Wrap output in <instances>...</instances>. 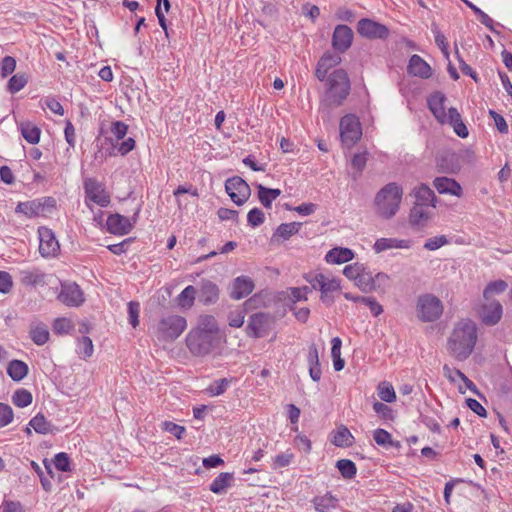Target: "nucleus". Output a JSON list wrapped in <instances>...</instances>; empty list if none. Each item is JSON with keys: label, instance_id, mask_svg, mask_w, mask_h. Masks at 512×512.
<instances>
[{"label": "nucleus", "instance_id": "nucleus-1", "mask_svg": "<svg viewBox=\"0 0 512 512\" xmlns=\"http://www.w3.org/2000/svg\"><path fill=\"white\" fill-rule=\"evenodd\" d=\"M477 341V327L472 321L456 324L447 341L449 353L458 361L466 360L473 352Z\"/></svg>", "mask_w": 512, "mask_h": 512}, {"label": "nucleus", "instance_id": "nucleus-10", "mask_svg": "<svg viewBox=\"0 0 512 512\" xmlns=\"http://www.w3.org/2000/svg\"><path fill=\"white\" fill-rule=\"evenodd\" d=\"M225 190L231 200L238 206L245 203L251 195L249 185L238 176H234L226 180Z\"/></svg>", "mask_w": 512, "mask_h": 512}, {"label": "nucleus", "instance_id": "nucleus-55", "mask_svg": "<svg viewBox=\"0 0 512 512\" xmlns=\"http://www.w3.org/2000/svg\"><path fill=\"white\" fill-rule=\"evenodd\" d=\"M54 465L57 470L62 472H68L71 470L70 468V458L67 453L60 452L54 457Z\"/></svg>", "mask_w": 512, "mask_h": 512}, {"label": "nucleus", "instance_id": "nucleus-26", "mask_svg": "<svg viewBox=\"0 0 512 512\" xmlns=\"http://www.w3.org/2000/svg\"><path fill=\"white\" fill-rule=\"evenodd\" d=\"M354 258V252L346 247H335L329 250L325 260L331 264L346 263Z\"/></svg>", "mask_w": 512, "mask_h": 512}, {"label": "nucleus", "instance_id": "nucleus-42", "mask_svg": "<svg viewBox=\"0 0 512 512\" xmlns=\"http://www.w3.org/2000/svg\"><path fill=\"white\" fill-rule=\"evenodd\" d=\"M32 400V394L24 388L16 390L12 395L13 404L20 408L29 406L32 403Z\"/></svg>", "mask_w": 512, "mask_h": 512}, {"label": "nucleus", "instance_id": "nucleus-61", "mask_svg": "<svg viewBox=\"0 0 512 512\" xmlns=\"http://www.w3.org/2000/svg\"><path fill=\"white\" fill-rule=\"evenodd\" d=\"M364 266L365 265L361 264V263H354V264L347 265V266H345V268L343 270V274L348 279L355 282V280L359 276V273L363 271Z\"/></svg>", "mask_w": 512, "mask_h": 512}, {"label": "nucleus", "instance_id": "nucleus-63", "mask_svg": "<svg viewBox=\"0 0 512 512\" xmlns=\"http://www.w3.org/2000/svg\"><path fill=\"white\" fill-rule=\"evenodd\" d=\"M447 242L448 241L444 235L432 237L425 242L424 248L430 251H434L447 244Z\"/></svg>", "mask_w": 512, "mask_h": 512}, {"label": "nucleus", "instance_id": "nucleus-11", "mask_svg": "<svg viewBox=\"0 0 512 512\" xmlns=\"http://www.w3.org/2000/svg\"><path fill=\"white\" fill-rule=\"evenodd\" d=\"M39 253L44 258L55 257L60 251V245L54 232L47 227L38 228Z\"/></svg>", "mask_w": 512, "mask_h": 512}, {"label": "nucleus", "instance_id": "nucleus-41", "mask_svg": "<svg viewBox=\"0 0 512 512\" xmlns=\"http://www.w3.org/2000/svg\"><path fill=\"white\" fill-rule=\"evenodd\" d=\"M196 294H197V291L194 286H192V285L187 286L177 297L178 305L182 308L192 307V305L194 304Z\"/></svg>", "mask_w": 512, "mask_h": 512}, {"label": "nucleus", "instance_id": "nucleus-43", "mask_svg": "<svg viewBox=\"0 0 512 512\" xmlns=\"http://www.w3.org/2000/svg\"><path fill=\"white\" fill-rule=\"evenodd\" d=\"M27 82H28V77L26 74L17 73L9 79L8 84H7V90L12 94L17 93L18 91H20L21 89H23L25 87Z\"/></svg>", "mask_w": 512, "mask_h": 512}, {"label": "nucleus", "instance_id": "nucleus-60", "mask_svg": "<svg viewBox=\"0 0 512 512\" xmlns=\"http://www.w3.org/2000/svg\"><path fill=\"white\" fill-rule=\"evenodd\" d=\"M15 68H16L15 59L11 56H5L1 62V67H0L1 76L3 78L7 77L8 75H10L14 72Z\"/></svg>", "mask_w": 512, "mask_h": 512}, {"label": "nucleus", "instance_id": "nucleus-2", "mask_svg": "<svg viewBox=\"0 0 512 512\" xmlns=\"http://www.w3.org/2000/svg\"><path fill=\"white\" fill-rule=\"evenodd\" d=\"M403 196L402 187L390 182L382 187L374 198L376 213L383 219H390L396 215L399 210Z\"/></svg>", "mask_w": 512, "mask_h": 512}, {"label": "nucleus", "instance_id": "nucleus-23", "mask_svg": "<svg viewBox=\"0 0 512 512\" xmlns=\"http://www.w3.org/2000/svg\"><path fill=\"white\" fill-rule=\"evenodd\" d=\"M502 312V305L498 301L485 305L481 315L483 323L489 326L497 324L502 317Z\"/></svg>", "mask_w": 512, "mask_h": 512}, {"label": "nucleus", "instance_id": "nucleus-57", "mask_svg": "<svg viewBox=\"0 0 512 512\" xmlns=\"http://www.w3.org/2000/svg\"><path fill=\"white\" fill-rule=\"evenodd\" d=\"M162 428L164 431L172 434L175 436L178 440L182 439L183 434L185 433V427L178 425L171 421H165L162 424Z\"/></svg>", "mask_w": 512, "mask_h": 512}, {"label": "nucleus", "instance_id": "nucleus-29", "mask_svg": "<svg viewBox=\"0 0 512 512\" xmlns=\"http://www.w3.org/2000/svg\"><path fill=\"white\" fill-rule=\"evenodd\" d=\"M234 480L233 473L222 472L210 484L209 489L217 495L226 493V490L232 485Z\"/></svg>", "mask_w": 512, "mask_h": 512}, {"label": "nucleus", "instance_id": "nucleus-50", "mask_svg": "<svg viewBox=\"0 0 512 512\" xmlns=\"http://www.w3.org/2000/svg\"><path fill=\"white\" fill-rule=\"evenodd\" d=\"M454 159V154H447L439 160V166L444 172L456 173L460 169V166L457 162H454Z\"/></svg>", "mask_w": 512, "mask_h": 512}, {"label": "nucleus", "instance_id": "nucleus-27", "mask_svg": "<svg viewBox=\"0 0 512 512\" xmlns=\"http://www.w3.org/2000/svg\"><path fill=\"white\" fill-rule=\"evenodd\" d=\"M255 298H256V294L253 295L251 298H249L248 301L245 302L244 308H237L236 310L231 311L229 313L228 322L231 327L239 328L243 325L245 312L247 310H251L254 307V304L256 302Z\"/></svg>", "mask_w": 512, "mask_h": 512}, {"label": "nucleus", "instance_id": "nucleus-33", "mask_svg": "<svg viewBox=\"0 0 512 512\" xmlns=\"http://www.w3.org/2000/svg\"><path fill=\"white\" fill-rule=\"evenodd\" d=\"M354 283L365 293L375 290V286L373 284V273L366 266H364L363 271L359 273V276Z\"/></svg>", "mask_w": 512, "mask_h": 512}, {"label": "nucleus", "instance_id": "nucleus-21", "mask_svg": "<svg viewBox=\"0 0 512 512\" xmlns=\"http://www.w3.org/2000/svg\"><path fill=\"white\" fill-rule=\"evenodd\" d=\"M311 502L317 512H330L338 507L339 499L331 492H326L315 496Z\"/></svg>", "mask_w": 512, "mask_h": 512}, {"label": "nucleus", "instance_id": "nucleus-28", "mask_svg": "<svg viewBox=\"0 0 512 512\" xmlns=\"http://www.w3.org/2000/svg\"><path fill=\"white\" fill-rule=\"evenodd\" d=\"M415 203L425 206L435 207L436 195L434 191L427 185L421 184L414 189Z\"/></svg>", "mask_w": 512, "mask_h": 512}, {"label": "nucleus", "instance_id": "nucleus-16", "mask_svg": "<svg viewBox=\"0 0 512 512\" xmlns=\"http://www.w3.org/2000/svg\"><path fill=\"white\" fill-rule=\"evenodd\" d=\"M446 97L441 92H434L427 99L429 110L432 112L438 122L444 124L447 120L448 112H445L444 102Z\"/></svg>", "mask_w": 512, "mask_h": 512}, {"label": "nucleus", "instance_id": "nucleus-5", "mask_svg": "<svg viewBox=\"0 0 512 512\" xmlns=\"http://www.w3.org/2000/svg\"><path fill=\"white\" fill-rule=\"evenodd\" d=\"M56 208V200L46 196L30 201L19 202L15 208L16 213H22L27 218H34L50 214Z\"/></svg>", "mask_w": 512, "mask_h": 512}, {"label": "nucleus", "instance_id": "nucleus-3", "mask_svg": "<svg viewBox=\"0 0 512 512\" xmlns=\"http://www.w3.org/2000/svg\"><path fill=\"white\" fill-rule=\"evenodd\" d=\"M219 344L216 329L211 327H198L191 330L186 336V345L194 356H206Z\"/></svg>", "mask_w": 512, "mask_h": 512}, {"label": "nucleus", "instance_id": "nucleus-48", "mask_svg": "<svg viewBox=\"0 0 512 512\" xmlns=\"http://www.w3.org/2000/svg\"><path fill=\"white\" fill-rule=\"evenodd\" d=\"M93 343L88 336H82L78 339L77 353L84 359L89 358L93 354Z\"/></svg>", "mask_w": 512, "mask_h": 512}, {"label": "nucleus", "instance_id": "nucleus-38", "mask_svg": "<svg viewBox=\"0 0 512 512\" xmlns=\"http://www.w3.org/2000/svg\"><path fill=\"white\" fill-rule=\"evenodd\" d=\"M281 191L279 189L266 188L258 184V200L265 206L269 207L273 200H275Z\"/></svg>", "mask_w": 512, "mask_h": 512}, {"label": "nucleus", "instance_id": "nucleus-32", "mask_svg": "<svg viewBox=\"0 0 512 512\" xmlns=\"http://www.w3.org/2000/svg\"><path fill=\"white\" fill-rule=\"evenodd\" d=\"M354 436L346 426H340L334 433L332 443L337 447H350L353 445Z\"/></svg>", "mask_w": 512, "mask_h": 512}, {"label": "nucleus", "instance_id": "nucleus-14", "mask_svg": "<svg viewBox=\"0 0 512 512\" xmlns=\"http://www.w3.org/2000/svg\"><path fill=\"white\" fill-rule=\"evenodd\" d=\"M58 299L66 306L78 307L84 302L83 291L76 283H63Z\"/></svg>", "mask_w": 512, "mask_h": 512}, {"label": "nucleus", "instance_id": "nucleus-37", "mask_svg": "<svg viewBox=\"0 0 512 512\" xmlns=\"http://www.w3.org/2000/svg\"><path fill=\"white\" fill-rule=\"evenodd\" d=\"M29 426H31L36 433L39 434H48L51 433L53 425L48 422L45 416L41 413H38L29 421Z\"/></svg>", "mask_w": 512, "mask_h": 512}, {"label": "nucleus", "instance_id": "nucleus-34", "mask_svg": "<svg viewBox=\"0 0 512 512\" xmlns=\"http://www.w3.org/2000/svg\"><path fill=\"white\" fill-rule=\"evenodd\" d=\"M20 131L23 138L30 144H37L40 140L41 130L30 122L20 124Z\"/></svg>", "mask_w": 512, "mask_h": 512}, {"label": "nucleus", "instance_id": "nucleus-58", "mask_svg": "<svg viewBox=\"0 0 512 512\" xmlns=\"http://www.w3.org/2000/svg\"><path fill=\"white\" fill-rule=\"evenodd\" d=\"M72 328L71 321L66 318H57L53 323V332L56 334H68Z\"/></svg>", "mask_w": 512, "mask_h": 512}, {"label": "nucleus", "instance_id": "nucleus-15", "mask_svg": "<svg viewBox=\"0 0 512 512\" xmlns=\"http://www.w3.org/2000/svg\"><path fill=\"white\" fill-rule=\"evenodd\" d=\"M354 33L347 25H337L332 35V47L339 53L346 52L352 45Z\"/></svg>", "mask_w": 512, "mask_h": 512}, {"label": "nucleus", "instance_id": "nucleus-13", "mask_svg": "<svg viewBox=\"0 0 512 512\" xmlns=\"http://www.w3.org/2000/svg\"><path fill=\"white\" fill-rule=\"evenodd\" d=\"M357 32L367 39H386L389 36V29L387 26L371 20L363 18L357 24Z\"/></svg>", "mask_w": 512, "mask_h": 512}, {"label": "nucleus", "instance_id": "nucleus-49", "mask_svg": "<svg viewBox=\"0 0 512 512\" xmlns=\"http://www.w3.org/2000/svg\"><path fill=\"white\" fill-rule=\"evenodd\" d=\"M507 283L504 280H495L490 282L483 291L484 298L488 299L490 295L500 294L507 288Z\"/></svg>", "mask_w": 512, "mask_h": 512}, {"label": "nucleus", "instance_id": "nucleus-8", "mask_svg": "<svg viewBox=\"0 0 512 512\" xmlns=\"http://www.w3.org/2000/svg\"><path fill=\"white\" fill-rule=\"evenodd\" d=\"M339 129L341 141L347 147H351L361 138V125L359 119L353 114L341 118Z\"/></svg>", "mask_w": 512, "mask_h": 512}, {"label": "nucleus", "instance_id": "nucleus-24", "mask_svg": "<svg viewBox=\"0 0 512 512\" xmlns=\"http://www.w3.org/2000/svg\"><path fill=\"white\" fill-rule=\"evenodd\" d=\"M448 123L453 127L455 134L461 138H466L469 135L468 128L464 124L462 117L455 107L448 109L447 120Z\"/></svg>", "mask_w": 512, "mask_h": 512}, {"label": "nucleus", "instance_id": "nucleus-6", "mask_svg": "<svg viewBox=\"0 0 512 512\" xmlns=\"http://www.w3.org/2000/svg\"><path fill=\"white\" fill-rule=\"evenodd\" d=\"M416 310L422 322H434L442 315L443 304L435 295L423 294L417 300Z\"/></svg>", "mask_w": 512, "mask_h": 512}, {"label": "nucleus", "instance_id": "nucleus-46", "mask_svg": "<svg viewBox=\"0 0 512 512\" xmlns=\"http://www.w3.org/2000/svg\"><path fill=\"white\" fill-rule=\"evenodd\" d=\"M231 381H232V379H228V378L217 379L209 385V387L207 388V392L211 396L222 395L229 387V384L231 383Z\"/></svg>", "mask_w": 512, "mask_h": 512}, {"label": "nucleus", "instance_id": "nucleus-20", "mask_svg": "<svg viewBox=\"0 0 512 512\" xmlns=\"http://www.w3.org/2000/svg\"><path fill=\"white\" fill-rule=\"evenodd\" d=\"M434 187L440 194H450L454 196H460L462 193V188L460 184L448 177H437L433 181Z\"/></svg>", "mask_w": 512, "mask_h": 512}, {"label": "nucleus", "instance_id": "nucleus-64", "mask_svg": "<svg viewBox=\"0 0 512 512\" xmlns=\"http://www.w3.org/2000/svg\"><path fill=\"white\" fill-rule=\"evenodd\" d=\"M467 407L480 417H486L487 411L482 404L473 398L466 399Z\"/></svg>", "mask_w": 512, "mask_h": 512}, {"label": "nucleus", "instance_id": "nucleus-51", "mask_svg": "<svg viewBox=\"0 0 512 512\" xmlns=\"http://www.w3.org/2000/svg\"><path fill=\"white\" fill-rule=\"evenodd\" d=\"M373 438H374V441L379 446H383V447L394 446V442L392 440L391 434L388 431H386L385 429H382V428L376 429L373 433Z\"/></svg>", "mask_w": 512, "mask_h": 512}, {"label": "nucleus", "instance_id": "nucleus-22", "mask_svg": "<svg viewBox=\"0 0 512 512\" xmlns=\"http://www.w3.org/2000/svg\"><path fill=\"white\" fill-rule=\"evenodd\" d=\"M409 247V240L396 238H379L373 245V249L376 253H381L389 249H408Z\"/></svg>", "mask_w": 512, "mask_h": 512}, {"label": "nucleus", "instance_id": "nucleus-35", "mask_svg": "<svg viewBox=\"0 0 512 512\" xmlns=\"http://www.w3.org/2000/svg\"><path fill=\"white\" fill-rule=\"evenodd\" d=\"M28 373V366L21 360H12L7 367V374L14 381H21Z\"/></svg>", "mask_w": 512, "mask_h": 512}, {"label": "nucleus", "instance_id": "nucleus-47", "mask_svg": "<svg viewBox=\"0 0 512 512\" xmlns=\"http://www.w3.org/2000/svg\"><path fill=\"white\" fill-rule=\"evenodd\" d=\"M379 398L387 403L394 402L396 400V394L393 386L387 382H382L378 386Z\"/></svg>", "mask_w": 512, "mask_h": 512}, {"label": "nucleus", "instance_id": "nucleus-36", "mask_svg": "<svg viewBox=\"0 0 512 512\" xmlns=\"http://www.w3.org/2000/svg\"><path fill=\"white\" fill-rule=\"evenodd\" d=\"M275 317L270 314L258 312V338L267 336L274 329Z\"/></svg>", "mask_w": 512, "mask_h": 512}, {"label": "nucleus", "instance_id": "nucleus-31", "mask_svg": "<svg viewBox=\"0 0 512 512\" xmlns=\"http://www.w3.org/2000/svg\"><path fill=\"white\" fill-rule=\"evenodd\" d=\"M339 289L340 282L338 279L325 276L320 289L322 302L327 305H331L333 303V298L329 294Z\"/></svg>", "mask_w": 512, "mask_h": 512}, {"label": "nucleus", "instance_id": "nucleus-40", "mask_svg": "<svg viewBox=\"0 0 512 512\" xmlns=\"http://www.w3.org/2000/svg\"><path fill=\"white\" fill-rule=\"evenodd\" d=\"M428 207L425 205L416 204L413 206V208L410 211V222L413 225H420L423 221H426L429 219L430 215L428 212Z\"/></svg>", "mask_w": 512, "mask_h": 512}, {"label": "nucleus", "instance_id": "nucleus-18", "mask_svg": "<svg viewBox=\"0 0 512 512\" xmlns=\"http://www.w3.org/2000/svg\"><path fill=\"white\" fill-rule=\"evenodd\" d=\"M254 289V282L246 276L235 278L231 284L230 296L235 300H239L249 295Z\"/></svg>", "mask_w": 512, "mask_h": 512}, {"label": "nucleus", "instance_id": "nucleus-4", "mask_svg": "<svg viewBox=\"0 0 512 512\" xmlns=\"http://www.w3.org/2000/svg\"><path fill=\"white\" fill-rule=\"evenodd\" d=\"M328 90L326 93L329 105L340 106L350 93L351 84L344 69L333 71L327 78Z\"/></svg>", "mask_w": 512, "mask_h": 512}, {"label": "nucleus", "instance_id": "nucleus-30", "mask_svg": "<svg viewBox=\"0 0 512 512\" xmlns=\"http://www.w3.org/2000/svg\"><path fill=\"white\" fill-rule=\"evenodd\" d=\"M302 224L300 222L282 223L274 232L271 242H276L279 239L288 240L291 236L298 233Z\"/></svg>", "mask_w": 512, "mask_h": 512}, {"label": "nucleus", "instance_id": "nucleus-52", "mask_svg": "<svg viewBox=\"0 0 512 512\" xmlns=\"http://www.w3.org/2000/svg\"><path fill=\"white\" fill-rule=\"evenodd\" d=\"M489 116L494 120V124L496 129L501 134H508L509 133V127L505 120V118L497 113L495 110L490 109L489 110Z\"/></svg>", "mask_w": 512, "mask_h": 512}, {"label": "nucleus", "instance_id": "nucleus-39", "mask_svg": "<svg viewBox=\"0 0 512 512\" xmlns=\"http://www.w3.org/2000/svg\"><path fill=\"white\" fill-rule=\"evenodd\" d=\"M336 468L344 479H353L357 473L355 463L350 459H340L336 462Z\"/></svg>", "mask_w": 512, "mask_h": 512}, {"label": "nucleus", "instance_id": "nucleus-62", "mask_svg": "<svg viewBox=\"0 0 512 512\" xmlns=\"http://www.w3.org/2000/svg\"><path fill=\"white\" fill-rule=\"evenodd\" d=\"M139 310L140 305L138 302L131 301L128 303V316L129 323L135 328L139 324Z\"/></svg>", "mask_w": 512, "mask_h": 512}, {"label": "nucleus", "instance_id": "nucleus-45", "mask_svg": "<svg viewBox=\"0 0 512 512\" xmlns=\"http://www.w3.org/2000/svg\"><path fill=\"white\" fill-rule=\"evenodd\" d=\"M30 336L36 345H44L49 340V331L45 325H39L31 329Z\"/></svg>", "mask_w": 512, "mask_h": 512}, {"label": "nucleus", "instance_id": "nucleus-9", "mask_svg": "<svg viewBox=\"0 0 512 512\" xmlns=\"http://www.w3.org/2000/svg\"><path fill=\"white\" fill-rule=\"evenodd\" d=\"M140 208H138L131 218L121 214H110L106 220L107 231L114 235L123 236L131 232L137 222Z\"/></svg>", "mask_w": 512, "mask_h": 512}, {"label": "nucleus", "instance_id": "nucleus-25", "mask_svg": "<svg viewBox=\"0 0 512 512\" xmlns=\"http://www.w3.org/2000/svg\"><path fill=\"white\" fill-rule=\"evenodd\" d=\"M46 274L38 268L26 269L20 271L21 283L26 286H38L46 284Z\"/></svg>", "mask_w": 512, "mask_h": 512}, {"label": "nucleus", "instance_id": "nucleus-44", "mask_svg": "<svg viewBox=\"0 0 512 512\" xmlns=\"http://www.w3.org/2000/svg\"><path fill=\"white\" fill-rule=\"evenodd\" d=\"M463 1L477 15L478 20L483 25H485L489 30H491L493 32L495 31V29L493 27L494 20L490 16H488L485 12H483L479 7L474 5L472 2H470L468 0H463Z\"/></svg>", "mask_w": 512, "mask_h": 512}, {"label": "nucleus", "instance_id": "nucleus-12", "mask_svg": "<svg viewBox=\"0 0 512 512\" xmlns=\"http://www.w3.org/2000/svg\"><path fill=\"white\" fill-rule=\"evenodd\" d=\"M86 197L101 207L110 204V196L105 191L104 185L95 178H86L83 183Z\"/></svg>", "mask_w": 512, "mask_h": 512}, {"label": "nucleus", "instance_id": "nucleus-17", "mask_svg": "<svg viewBox=\"0 0 512 512\" xmlns=\"http://www.w3.org/2000/svg\"><path fill=\"white\" fill-rule=\"evenodd\" d=\"M407 70L409 74L422 79H428L432 76L430 65L417 54L410 57Z\"/></svg>", "mask_w": 512, "mask_h": 512}, {"label": "nucleus", "instance_id": "nucleus-56", "mask_svg": "<svg viewBox=\"0 0 512 512\" xmlns=\"http://www.w3.org/2000/svg\"><path fill=\"white\" fill-rule=\"evenodd\" d=\"M366 162L367 158L365 153H359L353 156L351 160V165L354 169H356V173L353 175L354 179H357L360 176V174L362 173L363 169L366 166Z\"/></svg>", "mask_w": 512, "mask_h": 512}, {"label": "nucleus", "instance_id": "nucleus-54", "mask_svg": "<svg viewBox=\"0 0 512 512\" xmlns=\"http://www.w3.org/2000/svg\"><path fill=\"white\" fill-rule=\"evenodd\" d=\"M128 131V125L123 121H114L111 124L110 132L115 137L116 141L124 139Z\"/></svg>", "mask_w": 512, "mask_h": 512}, {"label": "nucleus", "instance_id": "nucleus-7", "mask_svg": "<svg viewBox=\"0 0 512 512\" xmlns=\"http://www.w3.org/2000/svg\"><path fill=\"white\" fill-rule=\"evenodd\" d=\"M186 326V319L182 316L168 315L163 317L157 326L158 339L163 341H174L183 333Z\"/></svg>", "mask_w": 512, "mask_h": 512}, {"label": "nucleus", "instance_id": "nucleus-59", "mask_svg": "<svg viewBox=\"0 0 512 512\" xmlns=\"http://www.w3.org/2000/svg\"><path fill=\"white\" fill-rule=\"evenodd\" d=\"M373 410L384 420H393L394 414L392 408L382 402H375Z\"/></svg>", "mask_w": 512, "mask_h": 512}, {"label": "nucleus", "instance_id": "nucleus-19", "mask_svg": "<svg viewBox=\"0 0 512 512\" xmlns=\"http://www.w3.org/2000/svg\"><path fill=\"white\" fill-rule=\"evenodd\" d=\"M219 298L218 286L210 280L201 282L198 299L201 303L208 305L215 303Z\"/></svg>", "mask_w": 512, "mask_h": 512}, {"label": "nucleus", "instance_id": "nucleus-53", "mask_svg": "<svg viewBox=\"0 0 512 512\" xmlns=\"http://www.w3.org/2000/svg\"><path fill=\"white\" fill-rule=\"evenodd\" d=\"M14 418L12 408L5 403L0 402V428L9 425Z\"/></svg>", "mask_w": 512, "mask_h": 512}]
</instances>
